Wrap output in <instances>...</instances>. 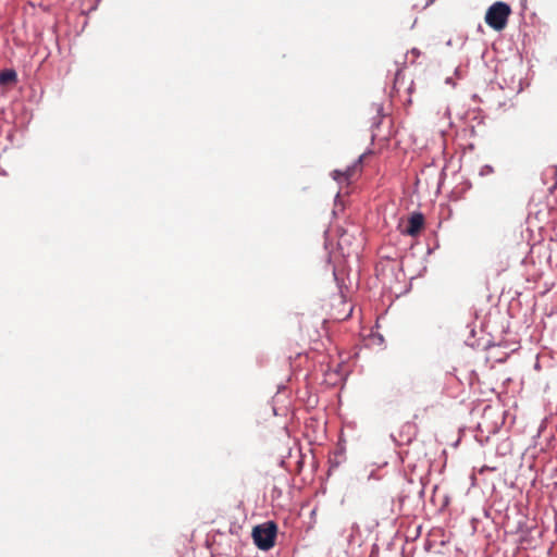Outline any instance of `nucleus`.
Instances as JSON below:
<instances>
[{"instance_id": "obj_1", "label": "nucleus", "mask_w": 557, "mask_h": 557, "mask_svg": "<svg viewBox=\"0 0 557 557\" xmlns=\"http://www.w3.org/2000/svg\"><path fill=\"white\" fill-rule=\"evenodd\" d=\"M511 13L512 11L509 4L497 1L486 10L484 20L491 28L500 32L506 28Z\"/></svg>"}, {"instance_id": "obj_2", "label": "nucleus", "mask_w": 557, "mask_h": 557, "mask_svg": "<svg viewBox=\"0 0 557 557\" xmlns=\"http://www.w3.org/2000/svg\"><path fill=\"white\" fill-rule=\"evenodd\" d=\"M277 525L274 521H267L252 529V540L256 546L262 550L271 549L275 544Z\"/></svg>"}, {"instance_id": "obj_3", "label": "nucleus", "mask_w": 557, "mask_h": 557, "mask_svg": "<svg viewBox=\"0 0 557 557\" xmlns=\"http://www.w3.org/2000/svg\"><path fill=\"white\" fill-rule=\"evenodd\" d=\"M424 225V218L421 213H413L408 220V226L405 231L407 235L417 236Z\"/></svg>"}, {"instance_id": "obj_4", "label": "nucleus", "mask_w": 557, "mask_h": 557, "mask_svg": "<svg viewBox=\"0 0 557 557\" xmlns=\"http://www.w3.org/2000/svg\"><path fill=\"white\" fill-rule=\"evenodd\" d=\"M352 173H354V169L352 168H348L344 172H342L339 170L333 171L332 176L338 183H343V182L348 181L351 177Z\"/></svg>"}, {"instance_id": "obj_5", "label": "nucleus", "mask_w": 557, "mask_h": 557, "mask_svg": "<svg viewBox=\"0 0 557 557\" xmlns=\"http://www.w3.org/2000/svg\"><path fill=\"white\" fill-rule=\"evenodd\" d=\"M16 82V73L13 70H5L0 73V84L7 85Z\"/></svg>"}, {"instance_id": "obj_6", "label": "nucleus", "mask_w": 557, "mask_h": 557, "mask_svg": "<svg viewBox=\"0 0 557 557\" xmlns=\"http://www.w3.org/2000/svg\"><path fill=\"white\" fill-rule=\"evenodd\" d=\"M434 1H435V0H428V1H426V5L432 4Z\"/></svg>"}]
</instances>
